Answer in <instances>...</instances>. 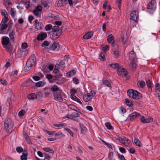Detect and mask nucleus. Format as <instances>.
I'll use <instances>...</instances> for the list:
<instances>
[{
  "label": "nucleus",
  "mask_w": 160,
  "mask_h": 160,
  "mask_svg": "<svg viewBox=\"0 0 160 160\" xmlns=\"http://www.w3.org/2000/svg\"><path fill=\"white\" fill-rule=\"evenodd\" d=\"M36 58L34 55H31L27 61L24 70L27 71L30 70L32 66L36 64Z\"/></svg>",
  "instance_id": "f257e3e1"
},
{
  "label": "nucleus",
  "mask_w": 160,
  "mask_h": 160,
  "mask_svg": "<svg viewBox=\"0 0 160 160\" xmlns=\"http://www.w3.org/2000/svg\"><path fill=\"white\" fill-rule=\"evenodd\" d=\"M13 123L10 119L6 118L4 121V128L7 133H10L13 129Z\"/></svg>",
  "instance_id": "f03ea898"
},
{
  "label": "nucleus",
  "mask_w": 160,
  "mask_h": 160,
  "mask_svg": "<svg viewBox=\"0 0 160 160\" xmlns=\"http://www.w3.org/2000/svg\"><path fill=\"white\" fill-rule=\"evenodd\" d=\"M128 96L130 98H132L134 99H138L142 97L141 93L135 90L129 89L127 92Z\"/></svg>",
  "instance_id": "7ed1b4c3"
},
{
  "label": "nucleus",
  "mask_w": 160,
  "mask_h": 160,
  "mask_svg": "<svg viewBox=\"0 0 160 160\" xmlns=\"http://www.w3.org/2000/svg\"><path fill=\"white\" fill-rule=\"evenodd\" d=\"M156 8V2L155 0H152L147 6V12L150 14H152Z\"/></svg>",
  "instance_id": "20e7f679"
},
{
  "label": "nucleus",
  "mask_w": 160,
  "mask_h": 160,
  "mask_svg": "<svg viewBox=\"0 0 160 160\" xmlns=\"http://www.w3.org/2000/svg\"><path fill=\"white\" fill-rule=\"evenodd\" d=\"M62 90H59L58 91L53 93V98L54 100L57 101L61 102L63 101L62 95L64 94Z\"/></svg>",
  "instance_id": "39448f33"
},
{
  "label": "nucleus",
  "mask_w": 160,
  "mask_h": 160,
  "mask_svg": "<svg viewBox=\"0 0 160 160\" xmlns=\"http://www.w3.org/2000/svg\"><path fill=\"white\" fill-rule=\"evenodd\" d=\"M138 11H132L130 14V19H132L134 22L136 21L138 18Z\"/></svg>",
  "instance_id": "423d86ee"
},
{
  "label": "nucleus",
  "mask_w": 160,
  "mask_h": 160,
  "mask_svg": "<svg viewBox=\"0 0 160 160\" xmlns=\"http://www.w3.org/2000/svg\"><path fill=\"white\" fill-rule=\"evenodd\" d=\"M4 47L6 48V51L10 56L13 55L15 50L13 49V46L12 45L9 44L7 46H4Z\"/></svg>",
  "instance_id": "0eeeda50"
},
{
  "label": "nucleus",
  "mask_w": 160,
  "mask_h": 160,
  "mask_svg": "<svg viewBox=\"0 0 160 160\" xmlns=\"http://www.w3.org/2000/svg\"><path fill=\"white\" fill-rule=\"evenodd\" d=\"M117 73L120 76H124L127 74V72L123 68L120 66L118 69Z\"/></svg>",
  "instance_id": "6e6552de"
},
{
  "label": "nucleus",
  "mask_w": 160,
  "mask_h": 160,
  "mask_svg": "<svg viewBox=\"0 0 160 160\" xmlns=\"http://www.w3.org/2000/svg\"><path fill=\"white\" fill-rule=\"evenodd\" d=\"M139 116H141L140 113L137 112H133L129 115L128 117V119L129 120L132 121Z\"/></svg>",
  "instance_id": "1a4fd4ad"
},
{
  "label": "nucleus",
  "mask_w": 160,
  "mask_h": 160,
  "mask_svg": "<svg viewBox=\"0 0 160 160\" xmlns=\"http://www.w3.org/2000/svg\"><path fill=\"white\" fill-rule=\"evenodd\" d=\"M67 3V0H58L55 3V6L61 7Z\"/></svg>",
  "instance_id": "9d476101"
},
{
  "label": "nucleus",
  "mask_w": 160,
  "mask_h": 160,
  "mask_svg": "<svg viewBox=\"0 0 160 160\" xmlns=\"http://www.w3.org/2000/svg\"><path fill=\"white\" fill-rule=\"evenodd\" d=\"M2 43L3 45L5 46H8L9 45V44L10 42V40L8 37L6 36H3L2 38Z\"/></svg>",
  "instance_id": "9b49d317"
},
{
  "label": "nucleus",
  "mask_w": 160,
  "mask_h": 160,
  "mask_svg": "<svg viewBox=\"0 0 160 160\" xmlns=\"http://www.w3.org/2000/svg\"><path fill=\"white\" fill-rule=\"evenodd\" d=\"M62 32H53V34L52 36V39L55 40L58 39L62 34Z\"/></svg>",
  "instance_id": "f8f14e48"
},
{
  "label": "nucleus",
  "mask_w": 160,
  "mask_h": 160,
  "mask_svg": "<svg viewBox=\"0 0 160 160\" xmlns=\"http://www.w3.org/2000/svg\"><path fill=\"white\" fill-rule=\"evenodd\" d=\"M141 121L143 123H148L153 122V119L152 118H148L145 119L144 116H142L140 119Z\"/></svg>",
  "instance_id": "ddd939ff"
},
{
  "label": "nucleus",
  "mask_w": 160,
  "mask_h": 160,
  "mask_svg": "<svg viewBox=\"0 0 160 160\" xmlns=\"http://www.w3.org/2000/svg\"><path fill=\"white\" fill-rule=\"evenodd\" d=\"M47 35L46 33L43 32L40 33L37 38V39L38 41L43 40L47 37Z\"/></svg>",
  "instance_id": "4468645a"
},
{
  "label": "nucleus",
  "mask_w": 160,
  "mask_h": 160,
  "mask_svg": "<svg viewBox=\"0 0 160 160\" xmlns=\"http://www.w3.org/2000/svg\"><path fill=\"white\" fill-rule=\"evenodd\" d=\"M60 48V45L58 43L54 42L50 47L51 49L52 50H56L58 51Z\"/></svg>",
  "instance_id": "2eb2a0df"
},
{
  "label": "nucleus",
  "mask_w": 160,
  "mask_h": 160,
  "mask_svg": "<svg viewBox=\"0 0 160 160\" xmlns=\"http://www.w3.org/2000/svg\"><path fill=\"white\" fill-rule=\"evenodd\" d=\"M50 2L48 0H42L41 5L44 8H48L50 6Z\"/></svg>",
  "instance_id": "dca6fc26"
},
{
  "label": "nucleus",
  "mask_w": 160,
  "mask_h": 160,
  "mask_svg": "<svg viewBox=\"0 0 160 160\" xmlns=\"http://www.w3.org/2000/svg\"><path fill=\"white\" fill-rule=\"evenodd\" d=\"M88 94H85L83 97V100L85 102H88L90 101L92 98V97Z\"/></svg>",
  "instance_id": "f3484780"
},
{
  "label": "nucleus",
  "mask_w": 160,
  "mask_h": 160,
  "mask_svg": "<svg viewBox=\"0 0 160 160\" xmlns=\"http://www.w3.org/2000/svg\"><path fill=\"white\" fill-rule=\"evenodd\" d=\"M129 57L131 61H133L134 60L136 57V54L134 51H132L129 53Z\"/></svg>",
  "instance_id": "a211bd4d"
},
{
  "label": "nucleus",
  "mask_w": 160,
  "mask_h": 160,
  "mask_svg": "<svg viewBox=\"0 0 160 160\" xmlns=\"http://www.w3.org/2000/svg\"><path fill=\"white\" fill-rule=\"evenodd\" d=\"M114 39V37L113 35L110 34L108 36L107 40L109 43L111 42L113 44L114 42V41H113Z\"/></svg>",
  "instance_id": "6ab92c4d"
},
{
  "label": "nucleus",
  "mask_w": 160,
  "mask_h": 160,
  "mask_svg": "<svg viewBox=\"0 0 160 160\" xmlns=\"http://www.w3.org/2000/svg\"><path fill=\"white\" fill-rule=\"evenodd\" d=\"M3 4L8 8L12 5L11 0H3Z\"/></svg>",
  "instance_id": "aec40b11"
},
{
  "label": "nucleus",
  "mask_w": 160,
  "mask_h": 160,
  "mask_svg": "<svg viewBox=\"0 0 160 160\" xmlns=\"http://www.w3.org/2000/svg\"><path fill=\"white\" fill-rule=\"evenodd\" d=\"M136 64L135 62L133 61H131L129 65L130 69L134 70L136 68Z\"/></svg>",
  "instance_id": "412c9836"
},
{
  "label": "nucleus",
  "mask_w": 160,
  "mask_h": 160,
  "mask_svg": "<svg viewBox=\"0 0 160 160\" xmlns=\"http://www.w3.org/2000/svg\"><path fill=\"white\" fill-rule=\"evenodd\" d=\"M93 33L92 32H88L83 35V38L84 39H89L91 38L92 36L93 35Z\"/></svg>",
  "instance_id": "4be33fe9"
},
{
  "label": "nucleus",
  "mask_w": 160,
  "mask_h": 160,
  "mask_svg": "<svg viewBox=\"0 0 160 160\" xmlns=\"http://www.w3.org/2000/svg\"><path fill=\"white\" fill-rule=\"evenodd\" d=\"M72 100L77 101L80 104H82V102L80 99L77 97L75 96L74 95H71L70 96Z\"/></svg>",
  "instance_id": "5701e85b"
},
{
  "label": "nucleus",
  "mask_w": 160,
  "mask_h": 160,
  "mask_svg": "<svg viewBox=\"0 0 160 160\" xmlns=\"http://www.w3.org/2000/svg\"><path fill=\"white\" fill-rule=\"evenodd\" d=\"M125 102L126 104L128 106L132 107L133 106V102L128 99H125Z\"/></svg>",
  "instance_id": "b1692460"
},
{
  "label": "nucleus",
  "mask_w": 160,
  "mask_h": 160,
  "mask_svg": "<svg viewBox=\"0 0 160 160\" xmlns=\"http://www.w3.org/2000/svg\"><path fill=\"white\" fill-rule=\"evenodd\" d=\"M52 32H62V30L58 26H54L52 28Z\"/></svg>",
  "instance_id": "393cba45"
},
{
  "label": "nucleus",
  "mask_w": 160,
  "mask_h": 160,
  "mask_svg": "<svg viewBox=\"0 0 160 160\" xmlns=\"http://www.w3.org/2000/svg\"><path fill=\"white\" fill-rule=\"evenodd\" d=\"M134 142L136 145L139 147H141L142 146L141 142L138 138H135L134 139Z\"/></svg>",
  "instance_id": "a878e982"
},
{
  "label": "nucleus",
  "mask_w": 160,
  "mask_h": 160,
  "mask_svg": "<svg viewBox=\"0 0 160 160\" xmlns=\"http://www.w3.org/2000/svg\"><path fill=\"white\" fill-rule=\"evenodd\" d=\"M28 98L29 99H34L37 98V96L34 93H31L28 96Z\"/></svg>",
  "instance_id": "bb28decb"
},
{
  "label": "nucleus",
  "mask_w": 160,
  "mask_h": 160,
  "mask_svg": "<svg viewBox=\"0 0 160 160\" xmlns=\"http://www.w3.org/2000/svg\"><path fill=\"white\" fill-rule=\"evenodd\" d=\"M137 85L139 87L143 88L145 86V84L144 81H139L137 82Z\"/></svg>",
  "instance_id": "cd10ccee"
},
{
  "label": "nucleus",
  "mask_w": 160,
  "mask_h": 160,
  "mask_svg": "<svg viewBox=\"0 0 160 160\" xmlns=\"http://www.w3.org/2000/svg\"><path fill=\"white\" fill-rule=\"evenodd\" d=\"M75 73L74 70H72L67 73V76L68 77H70L73 76Z\"/></svg>",
  "instance_id": "c85d7f7f"
},
{
  "label": "nucleus",
  "mask_w": 160,
  "mask_h": 160,
  "mask_svg": "<svg viewBox=\"0 0 160 160\" xmlns=\"http://www.w3.org/2000/svg\"><path fill=\"white\" fill-rule=\"evenodd\" d=\"M110 66L113 68H117L118 69L120 66L118 63H113L110 65Z\"/></svg>",
  "instance_id": "c756f323"
},
{
  "label": "nucleus",
  "mask_w": 160,
  "mask_h": 160,
  "mask_svg": "<svg viewBox=\"0 0 160 160\" xmlns=\"http://www.w3.org/2000/svg\"><path fill=\"white\" fill-rule=\"evenodd\" d=\"M15 32L13 31H11L10 32L9 34V36L11 40L14 42V35H15Z\"/></svg>",
  "instance_id": "7c9ffc66"
},
{
  "label": "nucleus",
  "mask_w": 160,
  "mask_h": 160,
  "mask_svg": "<svg viewBox=\"0 0 160 160\" xmlns=\"http://www.w3.org/2000/svg\"><path fill=\"white\" fill-rule=\"evenodd\" d=\"M28 155V153L27 152L26 153H25V152L24 151L22 155L21 156V160H27V156Z\"/></svg>",
  "instance_id": "2f4dec72"
},
{
  "label": "nucleus",
  "mask_w": 160,
  "mask_h": 160,
  "mask_svg": "<svg viewBox=\"0 0 160 160\" xmlns=\"http://www.w3.org/2000/svg\"><path fill=\"white\" fill-rule=\"evenodd\" d=\"M8 26V25L5 23L1 24H0V30L3 31L6 29Z\"/></svg>",
  "instance_id": "473e14b6"
},
{
  "label": "nucleus",
  "mask_w": 160,
  "mask_h": 160,
  "mask_svg": "<svg viewBox=\"0 0 160 160\" xmlns=\"http://www.w3.org/2000/svg\"><path fill=\"white\" fill-rule=\"evenodd\" d=\"M43 150L47 152H51L52 153H53L54 151L52 148H43Z\"/></svg>",
  "instance_id": "72a5a7b5"
},
{
  "label": "nucleus",
  "mask_w": 160,
  "mask_h": 160,
  "mask_svg": "<svg viewBox=\"0 0 160 160\" xmlns=\"http://www.w3.org/2000/svg\"><path fill=\"white\" fill-rule=\"evenodd\" d=\"M51 90L52 91L54 92H55L56 91L58 92L59 90L58 87L56 85H54L51 88Z\"/></svg>",
  "instance_id": "f704fd0d"
},
{
  "label": "nucleus",
  "mask_w": 160,
  "mask_h": 160,
  "mask_svg": "<svg viewBox=\"0 0 160 160\" xmlns=\"http://www.w3.org/2000/svg\"><path fill=\"white\" fill-rule=\"evenodd\" d=\"M33 14L37 17H41V12L34 10L33 11Z\"/></svg>",
  "instance_id": "c9c22d12"
},
{
  "label": "nucleus",
  "mask_w": 160,
  "mask_h": 160,
  "mask_svg": "<svg viewBox=\"0 0 160 160\" xmlns=\"http://www.w3.org/2000/svg\"><path fill=\"white\" fill-rule=\"evenodd\" d=\"M42 24L41 23H36V24L35 25V28L36 29L38 30L42 28Z\"/></svg>",
  "instance_id": "e433bc0d"
},
{
  "label": "nucleus",
  "mask_w": 160,
  "mask_h": 160,
  "mask_svg": "<svg viewBox=\"0 0 160 160\" xmlns=\"http://www.w3.org/2000/svg\"><path fill=\"white\" fill-rule=\"evenodd\" d=\"M68 107L71 109L74 110L76 112H77V110L76 109L78 108L74 105L72 104H70L68 106Z\"/></svg>",
  "instance_id": "4c0bfd02"
},
{
  "label": "nucleus",
  "mask_w": 160,
  "mask_h": 160,
  "mask_svg": "<svg viewBox=\"0 0 160 160\" xmlns=\"http://www.w3.org/2000/svg\"><path fill=\"white\" fill-rule=\"evenodd\" d=\"M105 126L109 130L113 129V127L111 126L110 123L109 122H106L105 124Z\"/></svg>",
  "instance_id": "58836bf2"
},
{
  "label": "nucleus",
  "mask_w": 160,
  "mask_h": 160,
  "mask_svg": "<svg viewBox=\"0 0 160 160\" xmlns=\"http://www.w3.org/2000/svg\"><path fill=\"white\" fill-rule=\"evenodd\" d=\"M99 58L101 61H104L105 60L104 55L102 53H101L99 54Z\"/></svg>",
  "instance_id": "ea45409f"
},
{
  "label": "nucleus",
  "mask_w": 160,
  "mask_h": 160,
  "mask_svg": "<svg viewBox=\"0 0 160 160\" xmlns=\"http://www.w3.org/2000/svg\"><path fill=\"white\" fill-rule=\"evenodd\" d=\"M29 82H31L32 83H34L33 81L30 78H29L28 80L26 81L25 82H23L22 84V86H25L27 87V86L26 85V83H28Z\"/></svg>",
  "instance_id": "a19ab883"
},
{
  "label": "nucleus",
  "mask_w": 160,
  "mask_h": 160,
  "mask_svg": "<svg viewBox=\"0 0 160 160\" xmlns=\"http://www.w3.org/2000/svg\"><path fill=\"white\" fill-rule=\"evenodd\" d=\"M16 11L13 9L11 8L10 14L13 18H14L16 15Z\"/></svg>",
  "instance_id": "79ce46f5"
},
{
  "label": "nucleus",
  "mask_w": 160,
  "mask_h": 160,
  "mask_svg": "<svg viewBox=\"0 0 160 160\" xmlns=\"http://www.w3.org/2000/svg\"><path fill=\"white\" fill-rule=\"evenodd\" d=\"M146 84L148 86V87L149 88L151 89V86H152V83L151 82V81H150V80H148L147 82H146Z\"/></svg>",
  "instance_id": "37998d69"
},
{
  "label": "nucleus",
  "mask_w": 160,
  "mask_h": 160,
  "mask_svg": "<svg viewBox=\"0 0 160 160\" xmlns=\"http://www.w3.org/2000/svg\"><path fill=\"white\" fill-rule=\"evenodd\" d=\"M49 44V42L46 41H44L42 44V47H46L48 46V45Z\"/></svg>",
  "instance_id": "c03bdc74"
},
{
  "label": "nucleus",
  "mask_w": 160,
  "mask_h": 160,
  "mask_svg": "<svg viewBox=\"0 0 160 160\" xmlns=\"http://www.w3.org/2000/svg\"><path fill=\"white\" fill-rule=\"evenodd\" d=\"M0 82L3 85H7L8 84V82L4 79H0Z\"/></svg>",
  "instance_id": "a18cd8bd"
},
{
  "label": "nucleus",
  "mask_w": 160,
  "mask_h": 160,
  "mask_svg": "<svg viewBox=\"0 0 160 160\" xmlns=\"http://www.w3.org/2000/svg\"><path fill=\"white\" fill-rule=\"evenodd\" d=\"M43 84V83L42 81H39L36 83L35 86L37 87H42Z\"/></svg>",
  "instance_id": "49530a36"
},
{
  "label": "nucleus",
  "mask_w": 160,
  "mask_h": 160,
  "mask_svg": "<svg viewBox=\"0 0 160 160\" xmlns=\"http://www.w3.org/2000/svg\"><path fill=\"white\" fill-rule=\"evenodd\" d=\"M52 26L51 24H48L46 26L45 29L46 31H49L52 28Z\"/></svg>",
  "instance_id": "de8ad7c7"
},
{
  "label": "nucleus",
  "mask_w": 160,
  "mask_h": 160,
  "mask_svg": "<svg viewBox=\"0 0 160 160\" xmlns=\"http://www.w3.org/2000/svg\"><path fill=\"white\" fill-rule=\"evenodd\" d=\"M55 135L56 136H60V138H62L65 136V135H63L61 132H58L57 133H56Z\"/></svg>",
  "instance_id": "09e8293b"
},
{
  "label": "nucleus",
  "mask_w": 160,
  "mask_h": 160,
  "mask_svg": "<svg viewBox=\"0 0 160 160\" xmlns=\"http://www.w3.org/2000/svg\"><path fill=\"white\" fill-rule=\"evenodd\" d=\"M102 50L104 52H106L107 50H108L109 49V46L108 45L106 46H102Z\"/></svg>",
  "instance_id": "8fccbe9b"
},
{
  "label": "nucleus",
  "mask_w": 160,
  "mask_h": 160,
  "mask_svg": "<svg viewBox=\"0 0 160 160\" xmlns=\"http://www.w3.org/2000/svg\"><path fill=\"white\" fill-rule=\"evenodd\" d=\"M88 94L90 96H91V97H92V98L96 94L95 92L94 91H91V92L89 93H88Z\"/></svg>",
  "instance_id": "3c124183"
},
{
  "label": "nucleus",
  "mask_w": 160,
  "mask_h": 160,
  "mask_svg": "<svg viewBox=\"0 0 160 160\" xmlns=\"http://www.w3.org/2000/svg\"><path fill=\"white\" fill-rule=\"evenodd\" d=\"M121 38L122 41L124 45H125L126 43V42L127 40V39L126 38H125L124 36L123 35L122 36H121Z\"/></svg>",
  "instance_id": "603ef678"
},
{
  "label": "nucleus",
  "mask_w": 160,
  "mask_h": 160,
  "mask_svg": "<svg viewBox=\"0 0 160 160\" xmlns=\"http://www.w3.org/2000/svg\"><path fill=\"white\" fill-rule=\"evenodd\" d=\"M64 129L67 131L72 137L74 136L73 133L69 128H65Z\"/></svg>",
  "instance_id": "864d4df0"
},
{
  "label": "nucleus",
  "mask_w": 160,
  "mask_h": 160,
  "mask_svg": "<svg viewBox=\"0 0 160 160\" xmlns=\"http://www.w3.org/2000/svg\"><path fill=\"white\" fill-rule=\"evenodd\" d=\"M113 154V153L112 152H110L109 153L108 158L109 159V160H112Z\"/></svg>",
  "instance_id": "5fc2aeb1"
},
{
  "label": "nucleus",
  "mask_w": 160,
  "mask_h": 160,
  "mask_svg": "<svg viewBox=\"0 0 160 160\" xmlns=\"http://www.w3.org/2000/svg\"><path fill=\"white\" fill-rule=\"evenodd\" d=\"M25 113V110L22 109L18 113V115L20 116H23Z\"/></svg>",
  "instance_id": "6e6d98bb"
},
{
  "label": "nucleus",
  "mask_w": 160,
  "mask_h": 160,
  "mask_svg": "<svg viewBox=\"0 0 160 160\" xmlns=\"http://www.w3.org/2000/svg\"><path fill=\"white\" fill-rule=\"evenodd\" d=\"M35 10L41 12L42 10V7L40 5L38 6L36 8V9Z\"/></svg>",
  "instance_id": "4d7b16f0"
},
{
  "label": "nucleus",
  "mask_w": 160,
  "mask_h": 160,
  "mask_svg": "<svg viewBox=\"0 0 160 160\" xmlns=\"http://www.w3.org/2000/svg\"><path fill=\"white\" fill-rule=\"evenodd\" d=\"M113 52L115 57L116 58H118L119 55L118 50H116L113 51Z\"/></svg>",
  "instance_id": "13d9d810"
},
{
  "label": "nucleus",
  "mask_w": 160,
  "mask_h": 160,
  "mask_svg": "<svg viewBox=\"0 0 160 160\" xmlns=\"http://www.w3.org/2000/svg\"><path fill=\"white\" fill-rule=\"evenodd\" d=\"M25 138L26 141L27 142V143L28 144H32V142L31 141L30 139L29 138V136H28L27 137H25Z\"/></svg>",
  "instance_id": "bf43d9fd"
},
{
  "label": "nucleus",
  "mask_w": 160,
  "mask_h": 160,
  "mask_svg": "<svg viewBox=\"0 0 160 160\" xmlns=\"http://www.w3.org/2000/svg\"><path fill=\"white\" fill-rule=\"evenodd\" d=\"M16 150L18 152H21L23 151V148L21 147H18L16 148Z\"/></svg>",
  "instance_id": "052dcab7"
},
{
  "label": "nucleus",
  "mask_w": 160,
  "mask_h": 160,
  "mask_svg": "<svg viewBox=\"0 0 160 160\" xmlns=\"http://www.w3.org/2000/svg\"><path fill=\"white\" fill-rule=\"evenodd\" d=\"M156 91H158L160 93V85L158 83H157L156 85Z\"/></svg>",
  "instance_id": "680f3d73"
},
{
  "label": "nucleus",
  "mask_w": 160,
  "mask_h": 160,
  "mask_svg": "<svg viewBox=\"0 0 160 160\" xmlns=\"http://www.w3.org/2000/svg\"><path fill=\"white\" fill-rule=\"evenodd\" d=\"M8 18L7 16L4 17V18L2 19V22L3 23H5L6 22H8Z\"/></svg>",
  "instance_id": "e2e57ef3"
},
{
  "label": "nucleus",
  "mask_w": 160,
  "mask_h": 160,
  "mask_svg": "<svg viewBox=\"0 0 160 160\" xmlns=\"http://www.w3.org/2000/svg\"><path fill=\"white\" fill-rule=\"evenodd\" d=\"M54 126L57 127H62L66 125V124L65 123H61V124H55L54 125Z\"/></svg>",
  "instance_id": "0e129e2a"
},
{
  "label": "nucleus",
  "mask_w": 160,
  "mask_h": 160,
  "mask_svg": "<svg viewBox=\"0 0 160 160\" xmlns=\"http://www.w3.org/2000/svg\"><path fill=\"white\" fill-rule=\"evenodd\" d=\"M60 66H61L62 68L65 67V62L63 60H61L59 62Z\"/></svg>",
  "instance_id": "69168bd1"
},
{
  "label": "nucleus",
  "mask_w": 160,
  "mask_h": 160,
  "mask_svg": "<svg viewBox=\"0 0 160 160\" xmlns=\"http://www.w3.org/2000/svg\"><path fill=\"white\" fill-rule=\"evenodd\" d=\"M131 141L128 140V141L125 142L123 144L126 146H130V145Z\"/></svg>",
  "instance_id": "338daca9"
},
{
  "label": "nucleus",
  "mask_w": 160,
  "mask_h": 160,
  "mask_svg": "<svg viewBox=\"0 0 160 160\" xmlns=\"http://www.w3.org/2000/svg\"><path fill=\"white\" fill-rule=\"evenodd\" d=\"M118 156L120 159V160H126L124 157L123 155H121L120 154L118 153Z\"/></svg>",
  "instance_id": "774afa93"
}]
</instances>
